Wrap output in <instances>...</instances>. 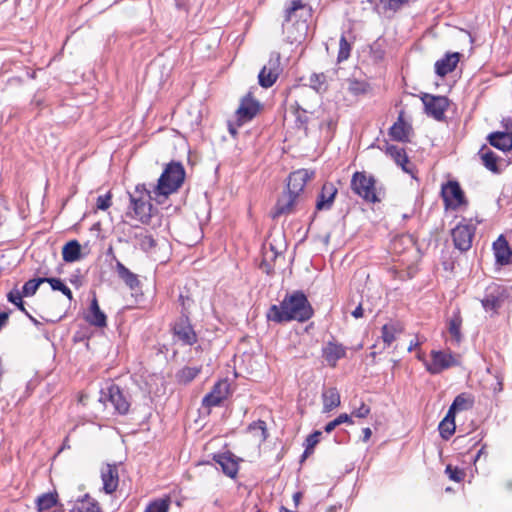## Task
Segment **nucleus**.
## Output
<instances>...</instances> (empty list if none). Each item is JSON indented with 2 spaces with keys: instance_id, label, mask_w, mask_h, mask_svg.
I'll list each match as a JSON object with an SVG mask.
<instances>
[{
  "instance_id": "4",
  "label": "nucleus",
  "mask_w": 512,
  "mask_h": 512,
  "mask_svg": "<svg viewBox=\"0 0 512 512\" xmlns=\"http://www.w3.org/2000/svg\"><path fill=\"white\" fill-rule=\"evenodd\" d=\"M375 184L376 181L374 177L367 175L365 172H355L351 179L352 191L369 203L380 202Z\"/></svg>"
},
{
  "instance_id": "36",
  "label": "nucleus",
  "mask_w": 512,
  "mask_h": 512,
  "mask_svg": "<svg viewBox=\"0 0 512 512\" xmlns=\"http://www.w3.org/2000/svg\"><path fill=\"white\" fill-rule=\"evenodd\" d=\"M474 404V399L465 393H461L457 395L451 404L453 409H456L457 411H464L471 409Z\"/></svg>"
},
{
  "instance_id": "12",
  "label": "nucleus",
  "mask_w": 512,
  "mask_h": 512,
  "mask_svg": "<svg viewBox=\"0 0 512 512\" xmlns=\"http://www.w3.org/2000/svg\"><path fill=\"white\" fill-rule=\"evenodd\" d=\"M458 365V361L450 352L432 351L431 362H426L425 366L431 374H439L443 370Z\"/></svg>"
},
{
  "instance_id": "5",
  "label": "nucleus",
  "mask_w": 512,
  "mask_h": 512,
  "mask_svg": "<svg viewBox=\"0 0 512 512\" xmlns=\"http://www.w3.org/2000/svg\"><path fill=\"white\" fill-rule=\"evenodd\" d=\"M509 300V289L503 285L493 283L485 289L481 304L486 312L497 313Z\"/></svg>"
},
{
  "instance_id": "58",
  "label": "nucleus",
  "mask_w": 512,
  "mask_h": 512,
  "mask_svg": "<svg viewBox=\"0 0 512 512\" xmlns=\"http://www.w3.org/2000/svg\"><path fill=\"white\" fill-rule=\"evenodd\" d=\"M456 412H457V410L453 409L452 406H450L446 416L444 417V419H448L449 422H455V414H456Z\"/></svg>"
},
{
  "instance_id": "43",
  "label": "nucleus",
  "mask_w": 512,
  "mask_h": 512,
  "mask_svg": "<svg viewBox=\"0 0 512 512\" xmlns=\"http://www.w3.org/2000/svg\"><path fill=\"white\" fill-rule=\"evenodd\" d=\"M278 255V252L274 251V247L270 245L269 251L265 249L263 253V260L260 264V268L265 271L267 274H270L273 270L272 265L269 263V260H275Z\"/></svg>"
},
{
  "instance_id": "18",
  "label": "nucleus",
  "mask_w": 512,
  "mask_h": 512,
  "mask_svg": "<svg viewBox=\"0 0 512 512\" xmlns=\"http://www.w3.org/2000/svg\"><path fill=\"white\" fill-rule=\"evenodd\" d=\"M229 386L226 382H217L211 392L202 399V406L211 408L219 406L227 398Z\"/></svg>"
},
{
  "instance_id": "6",
  "label": "nucleus",
  "mask_w": 512,
  "mask_h": 512,
  "mask_svg": "<svg viewBox=\"0 0 512 512\" xmlns=\"http://www.w3.org/2000/svg\"><path fill=\"white\" fill-rule=\"evenodd\" d=\"M263 109V105L253 97L252 92H248L240 100L239 106L235 111V122L237 126H242L254 119Z\"/></svg>"
},
{
  "instance_id": "35",
  "label": "nucleus",
  "mask_w": 512,
  "mask_h": 512,
  "mask_svg": "<svg viewBox=\"0 0 512 512\" xmlns=\"http://www.w3.org/2000/svg\"><path fill=\"white\" fill-rule=\"evenodd\" d=\"M200 370L201 369L199 367L186 366L177 372V381L181 384H188L197 377V375L200 373Z\"/></svg>"
},
{
  "instance_id": "22",
  "label": "nucleus",
  "mask_w": 512,
  "mask_h": 512,
  "mask_svg": "<svg viewBox=\"0 0 512 512\" xmlns=\"http://www.w3.org/2000/svg\"><path fill=\"white\" fill-rule=\"evenodd\" d=\"M460 56L458 52L446 53L441 59L436 61L435 73L440 77H444L454 71L460 61Z\"/></svg>"
},
{
  "instance_id": "29",
  "label": "nucleus",
  "mask_w": 512,
  "mask_h": 512,
  "mask_svg": "<svg viewBox=\"0 0 512 512\" xmlns=\"http://www.w3.org/2000/svg\"><path fill=\"white\" fill-rule=\"evenodd\" d=\"M116 271L121 280L130 288L136 289L140 285L138 276L131 272L123 263L116 260Z\"/></svg>"
},
{
  "instance_id": "52",
  "label": "nucleus",
  "mask_w": 512,
  "mask_h": 512,
  "mask_svg": "<svg viewBox=\"0 0 512 512\" xmlns=\"http://www.w3.org/2000/svg\"><path fill=\"white\" fill-rule=\"evenodd\" d=\"M110 206H111V193L110 192L97 197V201H96L97 209L107 210Z\"/></svg>"
},
{
  "instance_id": "26",
  "label": "nucleus",
  "mask_w": 512,
  "mask_h": 512,
  "mask_svg": "<svg viewBox=\"0 0 512 512\" xmlns=\"http://www.w3.org/2000/svg\"><path fill=\"white\" fill-rule=\"evenodd\" d=\"M494 251L496 262L500 265H508L512 262V251L508 246L507 241L500 236L497 242L494 243Z\"/></svg>"
},
{
  "instance_id": "7",
  "label": "nucleus",
  "mask_w": 512,
  "mask_h": 512,
  "mask_svg": "<svg viewBox=\"0 0 512 512\" xmlns=\"http://www.w3.org/2000/svg\"><path fill=\"white\" fill-rule=\"evenodd\" d=\"M99 400L103 402L104 405L110 403L115 411L121 415L126 414L130 408L128 395L115 384H111L106 390H102Z\"/></svg>"
},
{
  "instance_id": "50",
  "label": "nucleus",
  "mask_w": 512,
  "mask_h": 512,
  "mask_svg": "<svg viewBox=\"0 0 512 512\" xmlns=\"http://www.w3.org/2000/svg\"><path fill=\"white\" fill-rule=\"evenodd\" d=\"M179 302H180V305H181V312H180V317H189L190 315V308L193 304V300L189 297V296H184L183 294H180L179 295Z\"/></svg>"
},
{
  "instance_id": "16",
  "label": "nucleus",
  "mask_w": 512,
  "mask_h": 512,
  "mask_svg": "<svg viewBox=\"0 0 512 512\" xmlns=\"http://www.w3.org/2000/svg\"><path fill=\"white\" fill-rule=\"evenodd\" d=\"M443 200L447 207L458 208L464 203V193L460 185L455 181L448 182L442 188Z\"/></svg>"
},
{
  "instance_id": "64",
  "label": "nucleus",
  "mask_w": 512,
  "mask_h": 512,
  "mask_svg": "<svg viewBox=\"0 0 512 512\" xmlns=\"http://www.w3.org/2000/svg\"><path fill=\"white\" fill-rule=\"evenodd\" d=\"M502 388H503L502 380L497 377V385L494 388V390L497 392H500V391H502Z\"/></svg>"
},
{
  "instance_id": "30",
  "label": "nucleus",
  "mask_w": 512,
  "mask_h": 512,
  "mask_svg": "<svg viewBox=\"0 0 512 512\" xmlns=\"http://www.w3.org/2000/svg\"><path fill=\"white\" fill-rule=\"evenodd\" d=\"M322 399H323V412H330L333 409L337 408L341 403L340 394L335 387L326 389L322 393Z\"/></svg>"
},
{
  "instance_id": "1",
  "label": "nucleus",
  "mask_w": 512,
  "mask_h": 512,
  "mask_svg": "<svg viewBox=\"0 0 512 512\" xmlns=\"http://www.w3.org/2000/svg\"><path fill=\"white\" fill-rule=\"evenodd\" d=\"M314 315V310L303 291L287 293L279 305H271L266 318L277 324L291 321L306 322Z\"/></svg>"
},
{
  "instance_id": "3",
  "label": "nucleus",
  "mask_w": 512,
  "mask_h": 512,
  "mask_svg": "<svg viewBox=\"0 0 512 512\" xmlns=\"http://www.w3.org/2000/svg\"><path fill=\"white\" fill-rule=\"evenodd\" d=\"M185 178V170L181 163L171 162L164 169L157 185L153 189V194L157 199L160 196L167 197L177 191Z\"/></svg>"
},
{
  "instance_id": "44",
  "label": "nucleus",
  "mask_w": 512,
  "mask_h": 512,
  "mask_svg": "<svg viewBox=\"0 0 512 512\" xmlns=\"http://www.w3.org/2000/svg\"><path fill=\"white\" fill-rule=\"evenodd\" d=\"M45 282L49 283L53 290L61 291L69 300H72V291L66 286L60 278H48Z\"/></svg>"
},
{
  "instance_id": "49",
  "label": "nucleus",
  "mask_w": 512,
  "mask_h": 512,
  "mask_svg": "<svg viewBox=\"0 0 512 512\" xmlns=\"http://www.w3.org/2000/svg\"><path fill=\"white\" fill-rule=\"evenodd\" d=\"M151 193H153V191L149 190L145 184H138L135 187V191L129 193V198L152 199Z\"/></svg>"
},
{
  "instance_id": "37",
  "label": "nucleus",
  "mask_w": 512,
  "mask_h": 512,
  "mask_svg": "<svg viewBox=\"0 0 512 512\" xmlns=\"http://www.w3.org/2000/svg\"><path fill=\"white\" fill-rule=\"evenodd\" d=\"M248 430L259 440V442H264L268 437L266 422L263 420L251 423L248 426Z\"/></svg>"
},
{
  "instance_id": "42",
  "label": "nucleus",
  "mask_w": 512,
  "mask_h": 512,
  "mask_svg": "<svg viewBox=\"0 0 512 512\" xmlns=\"http://www.w3.org/2000/svg\"><path fill=\"white\" fill-rule=\"evenodd\" d=\"M351 49V43L348 42L347 38L343 34L339 40V52L337 56V61L343 62L347 60L350 57Z\"/></svg>"
},
{
  "instance_id": "21",
  "label": "nucleus",
  "mask_w": 512,
  "mask_h": 512,
  "mask_svg": "<svg viewBox=\"0 0 512 512\" xmlns=\"http://www.w3.org/2000/svg\"><path fill=\"white\" fill-rule=\"evenodd\" d=\"M103 489L107 494L113 493L119 483L118 469L115 464H106L101 469Z\"/></svg>"
},
{
  "instance_id": "33",
  "label": "nucleus",
  "mask_w": 512,
  "mask_h": 512,
  "mask_svg": "<svg viewBox=\"0 0 512 512\" xmlns=\"http://www.w3.org/2000/svg\"><path fill=\"white\" fill-rule=\"evenodd\" d=\"M462 317L459 311H455L448 321V331L456 343L462 339L461 334Z\"/></svg>"
},
{
  "instance_id": "27",
  "label": "nucleus",
  "mask_w": 512,
  "mask_h": 512,
  "mask_svg": "<svg viewBox=\"0 0 512 512\" xmlns=\"http://www.w3.org/2000/svg\"><path fill=\"white\" fill-rule=\"evenodd\" d=\"M72 512H101V507L94 498L85 494L82 498L77 499L71 508Z\"/></svg>"
},
{
  "instance_id": "48",
  "label": "nucleus",
  "mask_w": 512,
  "mask_h": 512,
  "mask_svg": "<svg viewBox=\"0 0 512 512\" xmlns=\"http://www.w3.org/2000/svg\"><path fill=\"white\" fill-rule=\"evenodd\" d=\"M409 0H379L380 5L385 11H398L407 4Z\"/></svg>"
},
{
  "instance_id": "13",
  "label": "nucleus",
  "mask_w": 512,
  "mask_h": 512,
  "mask_svg": "<svg viewBox=\"0 0 512 512\" xmlns=\"http://www.w3.org/2000/svg\"><path fill=\"white\" fill-rule=\"evenodd\" d=\"M314 175V171L308 169H298L290 173L286 191L303 199L306 183L308 180L312 179Z\"/></svg>"
},
{
  "instance_id": "41",
  "label": "nucleus",
  "mask_w": 512,
  "mask_h": 512,
  "mask_svg": "<svg viewBox=\"0 0 512 512\" xmlns=\"http://www.w3.org/2000/svg\"><path fill=\"white\" fill-rule=\"evenodd\" d=\"M322 435L321 431H314L310 435L307 436L305 440V451L302 455V458L305 459L310 454H312L314 447L319 443L320 437Z\"/></svg>"
},
{
  "instance_id": "24",
  "label": "nucleus",
  "mask_w": 512,
  "mask_h": 512,
  "mask_svg": "<svg viewBox=\"0 0 512 512\" xmlns=\"http://www.w3.org/2000/svg\"><path fill=\"white\" fill-rule=\"evenodd\" d=\"M491 146L506 152L512 149V134L508 130H496L487 137Z\"/></svg>"
},
{
  "instance_id": "54",
  "label": "nucleus",
  "mask_w": 512,
  "mask_h": 512,
  "mask_svg": "<svg viewBox=\"0 0 512 512\" xmlns=\"http://www.w3.org/2000/svg\"><path fill=\"white\" fill-rule=\"evenodd\" d=\"M324 79L325 76L323 74H313L310 77L311 86L317 91L321 90L322 85L324 84Z\"/></svg>"
},
{
  "instance_id": "53",
  "label": "nucleus",
  "mask_w": 512,
  "mask_h": 512,
  "mask_svg": "<svg viewBox=\"0 0 512 512\" xmlns=\"http://www.w3.org/2000/svg\"><path fill=\"white\" fill-rule=\"evenodd\" d=\"M370 407L366 405L364 402L361 403V405L358 408H355L351 412V416L357 417V418H366L370 414Z\"/></svg>"
},
{
  "instance_id": "20",
  "label": "nucleus",
  "mask_w": 512,
  "mask_h": 512,
  "mask_svg": "<svg viewBox=\"0 0 512 512\" xmlns=\"http://www.w3.org/2000/svg\"><path fill=\"white\" fill-rule=\"evenodd\" d=\"M336 194L337 188L333 183H324L316 201V210H330L333 206Z\"/></svg>"
},
{
  "instance_id": "47",
  "label": "nucleus",
  "mask_w": 512,
  "mask_h": 512,
  "mask_svg": "<svg viewBox=\"0 0 512 512\" xmlns=\"http://www.w3.org/2000/svg\"><path fill=\"white\" fill-rule=\"evenodd\" d=\"M369 85L364 81L351 80L349 82L348 90L353 95H362L368 92Z\"/></svg>"
},
{
  "instance_id": "45",
  "label": "nucleus",
  "mask_w": 512,
  "mask_h": 512,
  "mask_svg": "<svg viewBox=\"0 0 512 512\" xmlns=\"http://www.w3.org/2000/svg\"><path fill=\"white\" fill-rule=\"evenodd\" d=\"M390 140L398 142H410L413 136V130H388Z\"/></svg>"
},
{
  "instance_id": "14",
  "label": "nucleus",
  "mask_w": 512,
  "mask_h": 512,
  "mask_svg": "<svg viewBox=\"0 0 512 512\" xmlns=\"http://www.w3.org/2000/svg\"><path fill=\"white\" fill-rule=\"evenodd\" d=\"M378 148L390 156L405 173L412 174L413 170L404 148L390 144L386 139L378 145Z\"/></svg>"
},
{
  "instance_id": "63",
  "label": "nucleus",
  "mask_w": 512,
  "mask_h": 512,
  "mask_svg": "<svg viewBox=\"0 0 512 512\" xmlns=\"http://www.w3.org/2000/svg\"><path fill=\"white\" fill-rule=\"evenodd\" d=\"M301 498H302L301 492H296L293 494V501H294L295 507H297L299 505Z\"/></svg>"
},
{
  "instance_id": "31",
  "label": "nucleus",
  "mask_w": 512,
  "mask_h": 512,
  "mask_svg": "<svg viewBox=\"0 0 512 512\" xmlns=\"http://www.w3.org/2000/svg\"><path fill=\"white\" fill-rule=\"evenodd\" d=\"M63 260L67 263L78 261L81 258V245L77 240L66 243L62 249Z\"/></svg>"
},
{
  "instance_id": "62",
  "label": "nucleus",
  "mask_w": 512,
  "mask_h": 512,
  "mask_svg": "<svg viewBox=\"0 0 512 512\" xmlns=\"http://www.w3.org/2000/svg\"><path fill=\"white\" fill-rule=\"evenodd\" d=\"M200 118H201V116H200V112H199L198 110H196V116H195V119H194V120H192V121H190L188 124H189L190 126L200 125V124H201V123H200V121H199V120H200Z\"/></svg>"
},
{
  "instance_id": "59",
  "label": "nucleus",
  "mask_w": 512,
  "mask_h": 512,
  "mask_svg": "<svg viewBox=\"0 0 512 512\" xmlns=\"http://www.w3.org/2000/svg\"><path fill=\"white\" fill-rule=\"evenodd\" d=\"M363 308H362V305L359 304L353 311H352V316L354 318H361L363 316Z\"/></svg>"
},
{
  "instance_id": "38",
  "label": "nucleus",
  "mask_w": 512,
  "mask_h": 512,
  "mask_svg": "<svg viewBox=\"0 0 512 512\" xmlns=\"http://www.w3.org/2000/svg\"><path fill=\"white\" fill-rule=\"evenodd\" d=\"M170 503L169 497L153 500L147 505L144 512H168Z\"/></svg>"
},
{
  "instance_id": "32",
  "label": "nucleus",
  "mask_w": 512,
  "mask_h": 512,
  "mask_svg": "<svg viewBox=\"0 0 512 512\" xmlns=\"http://www.w3.org/2000/svg\"><path fill=\"white\" fill-rule=\"evenodd\" d=\"M133 238L136 240V244L139 248L144 252H148L156 246L155 239L145 229L140 228L139 231L134 233Z\"/></svg>"
},
{
  "instance_id": "40",
  "label": "nucleus",
  "mask_w": 512,
  "mask_h": 512,
  "mask_svg": "<svg viewBox=\"0 0 512 512\" xmlns=\"http://www.w3.org/2000/svg\"><path fill=\"white\" fill-rule=\"evenodd\" d=\"M45 280H47V277H41V278H35V279L28 280L23 285V288H22V291H21L22 294L25 297L33 296L36 293V291L38 290L39 286L42 283H45Z\"/></svg>"
},
{
  "instance_id": "60",
  "label": "nucleus",
  "mask_w": 512,
  "mask_h": 512,
  "mask_svg": "<svg viewBox=\"0 0 512 512\" xmlns=\"http://www.w3.org/2000/svg\"><path fill=\"white\" fill-rule=\"evenodd\" d=\"M390 128L396 129V128H407L406 124L402 122V113H400L398 121L395 122Z\"/></svg>"
},
{
  "instance_id": "28",
  "label": "nucleus",
  "mask_w": 512,
  "mask_h": 512,
  "mask_svg": "<svg viewBox=\"0 0 512 512\" xmlns=\"http://www.w3.org/2000/svg\"><path fill=\"white\" fill-rule=\"evenodd\" d=\"M403 326L399 322H389L382 326L381 338L386 346H390L396 339L397 335L401 334Z\"/></svg>"
},
{
  "instance_id": "15",
  "label": "nucleus",
  "mask_w": 512,
  "mask_h": 512,
  "mask_svg": "<svg viewBox=\"0 0 512 512\" xmlns=\"http://www.w3.org/2000/svg\"><path fill=\"white\" fill-rule=\"evenodd\" d=\"M302 199L288 191H284L278 198L276 205L272 211V217L278 218L280 216L290 215L295 212L296 206Z\"/></svg>"
},
{
  "instance_id": "19",
  "label": "nucleus",
  "mask_w": 512,
  "mask_h": 512,
  "mask_svg": "<svg viewBox=\"0 0 512 512\" xmlns=\"http://www.w3.org/2000/svg\"><path fill=\"white\" fill-rule=\"evenodd\" d=\"M84 318L90 325L94 327L103 328L107 325V316L100 309L95 293H93L90 306L87 309Z\"/></svg>"
},
{
  "instance_id": "34",
  "label": "nucleus",
  "mask_w": 512,
  "mask_h": 512,
  "mask_svg": "<svg viewBox=\"0 0 512 512\" xmlns=\"http://www.w3.org/2000/svg\"><path fill=\"white\" fill-rule=\"evenodd\" d=\"M479 155L483 161V165L492 172H498L497 167V156L493 151L487 148L485 145L480 149Z\"/></svg>"
},
{
  "instance_id": "17",
  "label": "nucleus",
  "mask_w": 512,
  "mask_h": 512,
  "mask_svg": "<svg viewBox=\"0 0 512 512\" xmlns=\"http://www.w3.org/2000/svg\"><path fill=\"white\" fill-rule=\"evenodd\" d=\"M152 199L132 198L130 199L133 216L142 224H149L152 218Z\"/></svg>"
},
{
  "instance_id": "55",
  "label": "nucleus",
  "mask_w": 512,
  "mask_h": 512,
  "mask_svg": "<svg viewBox=\"0 0 512 512\" xmlns=\"http://www.w3.org/2000/svg\"><path fill=\"white\" fill-rule=\"evenodd\" d=\"M25 297L18 289H13L7 294L8 301L15 304L21 303V299Z\"/></svg>"
},
{
  "instance_id": "2",
  "label": "nucleus",
  "mask_w": 512,
  "mask_h": 512,
  "mask_svg": "<svg viewBox=\"0 0 512 512\" xmlns=\"http://www.w3.org/2000/svg\"><path fill=\"white\" fill-rule=\"evenodd\" d=\"M311 7L302 3L301 0H291L286 9L283 29L291 43L300 42L308 31V18H311Z\"/></svg>"
},
{
  "instance_id": "56",
  "label": "nucleus",
  "mask_w": 512,
  "mask_h": 512,
  "mask_svg": "<svg viewBox=\"0 0 512 512\" xmlns=\"http://www.w3.org/2000/svg\"><path fill=\"white\" fill-rule=\"evenodd\" d=\"M352 416H349L348 414L346 413H342L340 414L338 417H336L335 419L338 421V424H342V423H348V424H352L353 421H352Z\"/></svg>"
},
{
  "instance_id": "39",
  "label": "nucleus",
  "mask_w": 512,
  "mask_h": 512,
  "mask_svg": "<svg viewBox=\"0 0 512 512\" xmlns=\"http://www.w3.org/2000/svg\"><path fill=\"white\" fill-rule=\"evenodd\" d=\"M56 504V495L53 493H45L37 498L36 505L38 511H48Z\"/></svg>"
},
{
  "instance_id": "11",
  "label": "nucleus",
  "mask_w": 512,
  "mask_h": 512,
  "mask_svg": "<svg viewBox=\"0 0 512 512\" xmlns=\"http://www.w3.org/2000/svg\"><path fill=\"white\" fill-rule=\"evenodd\" d=\"M474 234L475 227L472 224L459 223L451 232L455 248L461 252L468 251L472 246Z\"/></svg>"
},
{
  "instance_id": "23",
  "label": "nucleus",
  "mask_w": 512,
  "mask_h": 512,
  "mask_svg": "<svg viewBox=\"0 0 512 512\" xmlns=\"http://www.w3.org/2000/svg\"><path fill=\"white\" fill-rule=\"evenodd\" d=\"M213 460L221 467L225 475L230 478L236 477L239 469L238 462L230 452L214 455Z\"/></svg>"
},
{
  "instance_id": "10",
  "label": "nucleus",
  "mask_w": 512,
  "mask_h": 512,
  "mask_svg": "<svg viewBox=\"0 0 512 512\" xmlns=\"http://www.w3.org/2000/svg\"><path fill=\"white\" fill-rule=\"evenodd\" d=\"M282 69L280 66V54L273 52L268 63L263 66L258 75L259 84L264 88L271 87L278 79Z\"/></svg>"
},
{
  "instance_id": "51",
  "label": "nucleus",
  "mask_w": 512,
  "mask_h": 512,
  "mask_svg": "<svg viewBox=\"0 0 512 512\" xmlns=\"http://www.w3.org/2000/svg\"><path fill=\"white\" fill-rule=\"evenodd\" d=\"M445 472L449 478L455 482H460L464 477V472L457 467H453L452 465H447Z\"/></svg>"
},
{
  "instance_id": "9",
  "label": "nucleus",
  "mask_w": 512,
  "mask_h": 512,
  "mask_svg": "<svg viewBox=\"0 0 512 512\" xmlns=\"http://www.w3.org/2000/svg\"><path fill=\"white\" fill-rule=\"evenodd\" d=\"M425 113L436 120H442L450 101L446 96H435L425 93L421 97Z\"/></svg>"
},
{
  "instance_id": "46",
  "label": "nucleus",
  "mask_w": 512,
  "mask_h": 512,
  "mask_svg": "<svg viewBox=\"0 0 512 512\" xmlns=\"http://www.w3.org/2000/svg\"><path fill=\"white\" fill-rule=\"evenodd\" d=\"M439 433L444 440H448L455 432V422H449L448 419H443L439 424Z\"/></svg>"
},
{
  "instance_id": "61",
  "label": "nucleus",
  "mask_w": 512,
  "mask_h": 512,
  "mask_svg": "<svg viewBox=\"0 0 512 512\" xmlns=\"http://www.w3.org/2000/svg\"><path fill=\"white\" fill-rule=\"evenodd\" d=\"M362 433H363V441L364 442H367L370 438H371V435H372V431L370 428H364L362 430Z\"/></svg>"
},
{
  "instance_id": "8",
  "label": "nucleus",
  "mask_w": 512,
  "mask_h": 512,
  "mask_svg": "<svg viewBox=\"0 0 512 512\" xmlns=\"http://www.w3.org/2000/svg\"><path fill=\"white\" fill-rule=\"evenodd\" d=\"M173 337L184 346H192L197 342V334L189 317H179L171 327Z\"/></svg>"
},
{
  "instance_id": "25",
  "label": "nucleus",
  "mask_w": 512,
  "mask_h": 512,
  "mask_svg": "<svg viewBox=\"0 0 512 512\" xmlns=\"http://www.w3.org/2000/svg\"><path fill=\"white\" fill-rule=\"evenodd\" d=\"M323 357L332 367H335L337 362L346 356V348L342 344L329 342L322 350Z\"/></svg>"
},
{
  "instance_id": "57",
  "label": "nucleus",
  "mask_w": 512,
  "mask_h": 512,
  "mask_svg": "<svg viewBox=\"0 0 512 512\" xmlns=\"http://www.w3.org/2000/svg\"><path fill=\"white\" fill-rule=\"evenodd\" d=\"M337 426H339L338 421L334 419L325 425L324 430L327 433H331Z\"/></svg>"
}]
</instances>
